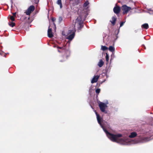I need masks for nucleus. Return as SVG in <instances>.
<instances>
[{
	"label": "nucleus",
	"instance_id": "423d86ee",
	"mask_svg": "<svg viewBox=\"0 0 153 153\" xmlns=\"http://www.w3.org/2000/svg\"><path fill=\"white\" fill-rule=\"evenodd\" d=\"M75 32L76 30L75 29L69 30L68 31V33L70 34L67 37V39L71 41L72 40L74 37Z\"/></svg>",
	"mask_w": 153,
	"mask_h": 153
},
{
	"label": "nucleus",
	"instance_id": "393cba45",
	"mask_svg": "<svg viewBox=\"0 0 153 153\" xmlns=\"http://www.w3.org/2000/svg\"><path fill=\"white\" fill-rule=\"evenodd\" d=\"M52 29L49 28V27H48V36H49V33L52 32Z\"/></svg>",
	"mask_w": 153,
	"mask_h": 153
},
{
	"label": "nucleus",
	"instance_id": "39448f33",
	"mask_svg": "<svg viewBox=\"0 0 153 153\" xmlns=\"http://www.w3.org/2000/svg\"><path fill=\"white\" fill-rule=\"evenodd\" d=\"M108 104V102L105 103L102 102H100L99 104V107L101 111L105 114H107L108 113L107 111L105 110V108L107 107V104Z\"/></svg>",
	"mask_w": 153,
	"mask_h": 153
},
{
	"label": "nucleus",
	"instance_id": "1a4fd4ad",
	"mask_svg": "<svg viewBox=\"0 0 153 153\" xmlns=\"http://www.w3.org/2000/svg\"><path fill=\"white\" fill-rule=\"evenodd\" d=\"M120 10V8L119 6L115 7L113 9L114 12L116 14L119 13Z\"/></svg>",
	"mask_w": 153,
	"mask_h": 153
},
{
	"label": "nucleus",
	"instance_id": "6e6552de",
	"mask_svg": "<svg viewBox=\"0 0 153 153\" xmlns=\"http://www.w3.org/2000/svg\"><path fill=\"white\" fill-rule=\"evenodd\" d=\"M35 9V7L33 6H30L26 11L25 13L27 15H30L31 13L33 12Z\"/></svg>",
	"mask_w": 153,
	"mask_h": 153
},
{
	"label": "nucleus",
	"instance_id": "f3484780",
	"mask_svg": "<svg viewBox=\"0 0 153 153\" xmlns=\"http://www.w3.org/2000/svg\"><path fill=\"white\" fill-rule=\"evenodd\" d=\"M109 50L111 52L113 53L114 51L115 48L114 47L112 46H110L108 48Z\"/></svg>",
	"mask_w": 153,
	"mask_h": 153
},
{
	"label": "nucleus",
	"instance_id": "4be33fe9",
	"mask_svg": "<svg viewBox=\"0 0 153 153\" xmlns=\"http://www.w3.org/2000/svg\"><path fill=\"white\" fill-rule=\"evenodd\" d=\"M58 20H59V23H60L61 22H62V17H60V16L59 17V19H58Z\"/></svg>",
	"mask_w": 153,
	"mask_h": 153
},
{
	"label": "nucleus",
	"instance_id": "0eeeda50",
	"mask_svg": "<svg viewBox=\"0 0 153 153\" xmlns=\"http://www.w3.org/2000/svg\"><path fill=\"white\" fill-rule=\"evenodd\" d=\"M121 9L123 14H127L129 11L132 9L131 7H128L126 5H123Z\"/></svg>",
	"mask_w": 153,
	"mask_h": 153
},
{
	"label": "nucleus",
	"instance_id": "7ed1b4c3",
	"mask_svg": "<svg viewBox=\"0 0 153 153\" xmlns=\"http://www.w3.org/2000/svg\"><path fill=\"white\" fill-rule=\"evenodd\" d=\"M88 15V14L87 13L85 15L84 17L80 15L79 17H78L76 19L75 24L73 29H75L76 26L77 27L78 29H80V28H82L83 27L82 25L83 23V21L85 20Z\"/></svg>",
	"mask_w": 153,
	"mask_h": 153
},
{
	"label": "nucleus",
	"instance_id": "f8f14e48",
	"mask_svg": "<svg viewBox=\"0 0 153 153\" xmlns=\"http://www.w3.org/2000/svg\"><path fill=\"white\" fill-rule=\"evenodd\" d=\"M142 28L147 29L149 28V25L147 23H145L142 25L141 26Z\"/></svg>",
	"mask_w": 153,
	"mask_h": 153
},
{
	"label": "nucleus",
	"instance_id": "cd10ccee",
	"mask_svg": "<svg viewBox=\"0 0 153 153\" xmlns=\"http://www.w3.org/2000/svg\"><path fill=\"white\" fill-rule=\"evenodd\" d=\"M148 10L150 11H153V10H152L151 9H149Z\"/></svg>",
	"mask_w": 153,
	"mask_h": 153
},
{
	"label": "nucleus",
	"instance_id": "bb28decb",
	"mask_svg": "<svg viewBox=\"0 0 153 153\" xmlns=\"http://www.w3.org/2000/svg\"><path fill=\"white\" fill-rule=\"evenodd\" d=\"M13 16L14 17H15L16 16V13H13Z\"/></svg>",
	"mask_w": 153,
	"mask_h": 153
},
{
	"label": "nucleus",
	"instance_id": "7c9ffc66",
	"mask_svg": "<svg viewBox=\"0 0 153 153\" xmlns=\"http://www.w3.org/2000/svg\"><path fill=\"white\" fill-rule=\"evenodd\" d=\"M110 71V69L108 70V69H107V71Z\"/></svg>",
	"mask_w": 153,
	"mask_h": 153
},
{
	"label": "nucleus",
	"instance_id": "f257e3e1",
	"mask_svg": "<svg viewBox=\"0 0 153 153\" xmlns=\"http://www.w3.org/2000/svg\"><path fill=\"white\" fill-rule=\"evenodd\" d=\"M97 118L98 123L100 124L103 131L105 132L107 137L112 141L117 142L123 145H128L130 143V141L128 138L124 137L123 138H120L122 136V135L120 134H111L108 132L104 127L102 125V118L100 117V115L97 112L95 111Z\"/></svg>",
	"mask_w": 153,
	"mask_h": 153
},
{
	"label": "nucleus",
	"instance_id": "c85d7f7f",
	"mask_svg": "<svg viewBox=\"0 0 153 153\" xmlns=\"http://www.w3.org/2000/svg\"><path fill=\"white\" fill-rule=\"evenodd\" d=\"M119 29L118 30H117V33L116 35H117L119 33Z\"/></svg>",
	"mask_w": 153,
	"mask_h": 153
},
{
	"label": "nucleus",
	"instance_id": "dca6fc26",
	"mask_svg": "<svg viewBox=\"0 0 153 153\" xmlns=\"http://www.w3.org/2000/svg\"><path fill=\"white\" fill-rule=\"evenodd\" d=\"M51 19H52V21L53 22V25H54L53 29H54L55 31L56 29V25H55V23L53 22H54L55 21L56 19L53 17H52Z\"/></svg>",
	"mask_w": 153,
	"mask_h": 153
},
{
	"label": "nucleus",
	"instance_id": "20e7f679",
	"mask_svg": "<svg viewBox=\"0 0 153 153\" xmlns=\"http://www.w3.org/2000/svg\"><path fill=\"white\" fill-rule=\"evenodd\" d=\"M56 47L58 52L64 53L63 55L64 58L65 57L66 59H67L70 56V51L68 48H67L65 46L62 47H59L58 46Z\"/></svg>",
	"mask_w": 153,
	"mask_h": 153
},
{
	"label": "nucleus",
	"instance_id": "412c9836",
	"mask_svg": "<svg viewBox=\"0 0 153 153\" xmlns=\"http://www.w3.org/2000/svg\"><path fill=\"white\" fill-rule=\"evenodd\" d=\"M125 22H126V21H125L124 22H121L120 23V27H122L123 25V24L125 23Z\"/></svg>",
	"mask_w": 153,
	"mask_h": 153
},
{
	"label": "nucleus",
	"instance_id": "a211bd4d",
	"mask_svg": "<svg viewBox=\"0 0 153 153\" xmlns=\"http://www.w3.org/2000/svg\"><path fill=\"white\" fill-rule=\"evenodd\" d=\"M8 25L10 27H13L15 25V23L12 22H10L8 23Z\"/></svg>",
	"mask_w": 153,
	"mask_h": 153
},
{
	"label": "nucleus",
	"instance_id": "ddd939ff",
	"mask_svg": "<svg viewBox=\"0 0 153 153\" xmlns=\"http://www.w3.org/2000/svg\"><path fill=\"white\" fill-rule=\"evenodd\" d=\"M116 20V18L115 17L113 16L112 18V21H111L110 22L113 25H114L115 24Z\"/></svg>",
	"mask_w": 153,
	"mask_h": 153
},
{
	"label": "nucleus",
	"instance_id": "473e14b6",
	"mask_svg": "<svg viewBox=\"0 0 153 153\" xmlns=\"http://www.w3.org/2000/svg\"><path fill=\"white\" fill-rule=\"evenodd\" d=\"M149 13L151 14V13L150 12H149Z\"/></svg>",
	"mask_w": 153,
	"mask_h": 153
},
{
	"label": "nucleus",
	"instance_id": "2f4dec72",
	"mask_svg": "<svg viewBox=\"0 0 153 153\" xmlns=\"http://www.w3.org/2000/svg\"><path fill=\"white\" fill-rule=\"evenodd\" d=\"M63 61H62V60H60V62H62Z\"/></svg>",
	"mask_w": 153,
	"mask_h": 153
},
{
	"label": "nucleus",
	"instance_id": "9d476101",
	"mask_svg": "<svg viewBox=\"0 0 153 153\" xmlns=\"http://www.w3.org/2000/svg\"><path fill=\"white\" fill-rule=\"evenodd\" d=\"M99 77L98 75L94 76L91 81V83H93L97 82Z\"/></svg>",
	"mask_w": 153,
	"mask_h": 153
},
{
	"label": "nucleus",
	"instance_id": "9b49d317",
	"mask_svg": "<svg viewBox=\"0 0 153 153\" xmlns=\"http://www.w3.org/2000/svg\"><path fill=\"white\" fill-rule=\"evenodd\" d=\"M104 64V62L102 59H100L97 63V65L100 67H102Z\"/></svg>",
	"mask_w": 153,
	"mask_h": 153
},
{
	"label": "nucleus",
	"instance_id": "c756f323",
	"mask_svg": "<svg viewBox=\"0 0 153 153\" xmlns=\"http://www.w3.org/2000/svg\"><path fill=\"white\" fill-rule=\"evenodd\" d=\"M11 7H12V3H13V2H12V0H11Z\"/></svg>",
	"mask_w": 153,
	"mask_h": 153
},
{
	"label": "nucleus",
	"instance_id": "6ab92c4d",
	"mask_svg": "<svg viewBox=\"0 0 153 153\" xmlns=\"http://www.w3.org/2000/svg\"><path fill=\"white\" fill-rule=\"evenodd\" d=\"M108 49V48L105 46H102L101 47V49L103 51H105Z\"/></svg>",
	"mask_w": 153,
	"mask_h": 153
},
{
	"label": "nucleus",
	"instance_id": "aec40b11",
	"mask_svg": "<svg viewBox=\"0 0 153 153\" xmlns=\"http://www.w3.org/2000/svg\"><path fill=\"white\" fill-rule=\"evenodd\" d=\"M105 58L106 61L108 62L109 60V56L108 55L107 53H106V55L105 56Z\"/></svg>",
	"mask_w": 153,
	"mask_h": 153
},
{
	"label": "nucleus",
	"instance_id": "2eb2a0df",
	"mask_svg": "<svg viewBox=\"0 0 153 153\" xmlns=\"http://www.w3.org/2000/svg\"><path fill=\"white\" fill-rule=\"evenodd\" d=\"M56 3L60 6V8L61 9L62 7L61 0H57Z\"/></svg>",
	"mask_w": 153,
	"mask_h": 153
},
{
	"label": "nucleus",
	"instance_id": "5701e85b",
	"mask_svg": "<svg viewBox=\"0 0 153 153\" xmlns=\"http://www.w3.org/2000/svg\"><path fill=\"white\" fill-rule=\"evenodd\" d=\"M10 19L11 20L13 21H14L15 20L14 17L13 16H10Z\"/></svg>",
	"mask_w": 153,
	"mask_h": 153
},
{
	"label": "nucleus",
	"instance_id": "4468645a",
	"mask_svg": "<svg viewBox=\"0 0 153 153\" xmlns=\"http://www.w3.org/2000/svg\"><path fill=\"white\" fill-rule=\"evenodd\" d=\"M89 2L87 0L83 4V7L85 8L87 7V8H88V7H87L89 5Z\"/></svg>",
	"mask_w": 153,
	"mask_h": 153
},
{
	"label": "nucleus",
	"instance_id": "f03ea898",
	"mask_svg": "<svg viewBox=\"0 0 153 153\" xmlns=\"http://www.w3.org/2000/svg\"><path fill=\"white\" fill-rule=\"evenodd\" d=\"M149 133L151 134V137L153 136V129L150 131ZM137 136V138L134 140V141L135 143H146L153 138V137L151 138V137H144L142 135H137V133L135 132H132L131 133L128 137L130 138H133Z\"/></svg>",
	"mask_w": 153,
	"mask_h": 153
},
{
	"label": "nucleus",
	"instance_id": "a878e982",
	"mask_svg": "<svg viewBox=\"0 0 153 153\" xmlns=\"http://www.w3.org/2000/svg\"><path fill=\"white\" fill-rule=\"evenodd\" d=\"M53 36V35L52 33V32L49 33V36H48V37L51 38Z\"/></svg>",
	"mask_w": 153,
	"mask_h": 153
},
{
	"label": "nucleus",
	"instance_id": "b1692460",
	"mask_svg": "<svg viewBox=\"0 0 153 153\" xmlns=\"http://www.w3.org/2000/svg\"><path fill=\"white\" fill-rule=\"evenodd\" d=\"M100 88H97L96 90V92L98 94L100 92Z\"/></svg>",
	"mask_w": 153,
	"mask_h": 153
}]
</instances>
